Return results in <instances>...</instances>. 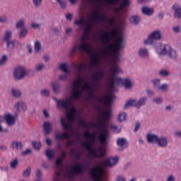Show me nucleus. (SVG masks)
Listing matches in <instances>:
<instances>
[{
    "label": "nucleus",
    "instance_id": "1",
    "mask_svg": "<svg viewBox=\"0 0 181 181\" xmlns=\"http://www.w3.org/2000/svg\"><path fill=\"white\" fill-rule=\"evenodd\" d=\"M84 83V78L80 76L72 83V88L71 90V96L65 99H60L58 102L57 108L59 110H65L68 111L66 113V118L62 117L60 119L61 127L66 131H73V124L76 121V114L77 110L74 107H71L72 99L78 100L81 97V85Z\"/></svg>",
    "mask_w": 181,
    "mask_h": 181
},
{
    "label": "nucleus",
    "instance_id": "2",
    "mask_svg": "<svg viewBox=\"0 0 181 181\" xmlns=\"http://www.w3.org/2000/svg\"><path fill=\"white\" fill-rule=\"evenodd\" d=\"M117 35H118V30L117 28L112 30L110 32H104L101 35V40L103 43L106 45L105 50L103 52V56L104 57L112 56L115 63L118 61V52H119L121 49L124 48V37H122V35H120L116 39L115 45L110 43V42H111V39L117 37Z\"/></svg>",
    "mask_w": 181,
    "mask_h": 181
},
{
    "label": "nucleus",
    "instance_id": "3",
    "mask_svg": "<svg viewBox=\"0 0 181 181\" xmlns=\"http://www.w3.org/2000/svg\"><path fill=\"white\" fill-rule=\"evenodd\" d=\"M83 136L88 139V141H85L83 143L82 146L84 149L88 151V153L89 155V158H104L105 156L107 151L104 147H99L98 149L94 148L93 145L95 144V138L97 134L95 132H90L87 130L84 134Z\"/></svg>",
    "mask_w": 181,
    "mask_h": 181
},
{
    "label": "nucleus",
    "instance_id": "4",
    "mask_svg": "<svg viewBox=\"0 0 181 181\" xmlns=\"http://www.w3.org/2000/svg\"><path fill=\"white\" fill-rule=\"evenodd\" d=\"M98 111L101 119L98 124L92 122L91 125L93 128H98L101 130L99 135V141L102 145H107V139L110 138V132L105 128V121H109L111 119V110L105 111L101 109V107L98 106Z\"/></svg>",
    "mask_w": 181,
    "mask_h": 181
},
{
    "label": "nucleus",
    "instance_id": "5",
    "mask_svg": "<svg viewBox=\"0 0 181 181\" xmlns=\"http://www.w3.org/2000/svg\"><path fill=\"white\" fill-rule=\"evenodd\" d=\"M88 40V34L85 33L82 35L80 38L79 43L78 45H74L69 51L68 56L73 59L76 55V53L78 52L81 54L84 53H91L92 47L91 45L87 42Z\"/></svg>",
    "mask_w": 181,
    "mask_h": 181
},
{
    "label": "nucleus",
    "instance_id": "6",
    "mask_svg": "<svg viewBox=\"0 0 181 181\" xmlns=\"http://www.w3.org/2000/svg\"><path fill=\"white\" fill-rule=\"evenodd\" d=\"M153 57L157 58L158 56H168L169 59L176 60L178 57L177 52L173 49L169 45L157 44L155 47L150 51Z\"/></svg>",
    "mask_w": 181,
    "mask_h": 181
},
{
    "label": "nucleus",
    "instance_id": "7",
    "mask_svg": "<svg viewBox=\"0 0 181 181\" xmlns=\"http://www.w3.org/2000/svg\"><path fill=\"white\" fill-rule=\"evenodd\" d=\"M122 83L126 90H131L132 88V81L129 78H121L115 76L110 77L109 80V87L111 93H117L118 90L115 88L116 84H120Z\"/></svg>",
    "mask_w": 181,
    "mask_h": 181
},
{
    "label": "nucleus",
    "instance_id": "8",
    "mask_svg": "<svg viewBox=\"0 0 181 181\" xmlns=\"http://www.w3.org/2000/svg\"><path fill=\"white\" fill-rule=\"evenodd\" d=\"M90 64L88 65L85 62L77 65L74 64V67H76L79 73H83L84 71H91L93 67H97L100 64V57L97 52H93L90 56Z\"/></svg>",
    "mask_w": 181,
    "mask_h": 181
},
{
    "label": "nucleus",
    "instance_id": "9",
    "mask_svg": "<svg viewBox=\"0 0 181 181\" xmlns=\"http://www.w3.org/2000/svg\"><path fill=\"white\" fill-rule=\"evenodd\" d=\"M3 40L6 43L7 50H15L18 46L22 47V44L18 40H12V31L11 30H5Z\"/></svg>",
    "mask_w": 181,
    "mask_h": 181
},
{
    "label": "nucleus",
    "instance_id": "10",
    "mask_svg": "<svg viewBox=\"0 0 181 181\" xmlns=\"http://www.w3.org/2000/svg\"><path fill=\"white\" fill-rule=\"evenodd\" d=\"M89 176L92 180L103 181V176H104V169L101 165L94 167L89 171Z\"/></svg>",
    "mask_w": 181,
    "mask_h": 181
},
{
    "label": "nucleus",
    "instance_id": "11",
    "mask_svg": "<svg viewBox=\"0 0 181 181\" xmlns=\"http://www.w3.org/2000/svg\"><path fill=\"white\" fill-rule=\"evenodd\" d=\"M115 100V95L114 93H109V94H105L104 97H96V101L99 103V104H102L104 103V104L107 107H111L112 105V101Z\"/></svg>",
    "mask_w": 181,
    "mask_h": 181
},
{
    "label": "nucleus",
    "instance_id": "12",
    "mask_svg": "<svg viewBox=\"0 0 181 181\" xmlns=\"http://www.w3.org/2000/svg\"><path fill=\"white\" fill-rule=\"evenodd\" d=\"M162 39V33L159 30H156L150 34L147 39L144 40V45H153L155 40H160Z\"/></svg>",
    "mask_w": 181,
    "mask_h": 181
},
{
    "label": "nucleus",
    "instance_id": "13",
    "mask_svg": "<svg viewBox=\"0 0 181 181\" xmlns=\"http://www.w3.org/2000/svg\"><path fill=\"white\" fill-rule=\"evenodd\" d=\"M14 78L16 80L20 81L23 80L26 76H28V71L25 66H17L13 71Z\"/></svg>",
    "mask_w": 181,
    "mask_h": 181
},
{
    "label": "nucleus",
    "instance_id": "14",
    "mask_svg": "<svg viewBox=\"0 0 181 181\" xmlns=\"http://www.w3.org/2000/svg\"><path fill=\"white\" fill-rule=\"evenodd\" d=\"M153 87L158 90V91H162L163 93H166L169 90V84L163 83L160 85V80L159 78H156L151 81Z\"/></svg>",
    "mask_w": 181,
    "mask_h": 181
},
{
    "label": "nucleus",
    "instance_id": "15",
    "mask_svg": "<svg viewBox=\"0 0 181 181\" xmlns=\"http://www.w3.org/2000/svg\"><path fill=\"white\" fill-rule=\"evenodd\" d=\"M84 173V166L81 164H78L71 169L69 172V177H73L76 175H83Z\"/></svg>",
    "mask_w": 181,
    "mask_h": 181
},
{
    "label": "nucleus",
    "instance_id": "16",
    "mask_svg": "<svg viewBox=\"0 0 181 181\" xmlns=\"http://www.w3.org/2000/svg\"><path fill=\"white\" fill-rule=\"evenodd\" d=\"M104 76H105V71L103 69H100L94 74V75L93 76V80L94 82L92 83L93 87H97L98 86L97 81H100V80H102Z\"/></svg>",
    "mask_w": 181,
    "mask_h": 181
},
{
    "label": "nucleus",
    "instance_id": "17",
    "mask_svg": "<svg viewBox=\"0 0 181 181\" xmlns=\"http://www.w3.org/2000/svg\"><path fill=\"white\" fill-rule=\"evenodd\" d=\"M4 119L6 121V124L7 127H13V125H15V124L16 123V118H15L13 115L9 113L5 115Z\"/></svg>",
    "mask_w": 181,
    "mask_h": 181
},
{
    "label": "nucleus",
    "instance_id": "18",
    "mask_svg": "<svg viewBox=\"0 0 181 181\" xmlns=\"http://www.w3.org/2000/svg\"><path fill=\"white\" fill-rule=\"evenodd\" d=\"M118 61L115 62V60L114 59V57L112 56H108L109 57H111L115 66L111 69V71L113 74H118V73H122V71L119 69V66H118V62H119V52H118Z\"/></svg>",
    "mask_w": 181,
    "mask_h": 181
},
{
    "label": "nucleus",
    "instance_id": "19",
    "mask_svg": "<svg viewBox=\"0 0 181 181\" xmlns=\"http://www.w3.org/2000/svg\"><path fill=\"white\" fill-rule=\"evenodd\" d=\"M10 148L12 151H22L23 149V144H22V141H14L11 144Z\"/></svg>",
    "mask_w": 181,
    "mask_h": 181
},
{
    "label": "nucleus",
    "instance_id": "20",
    "mask_svg": "<svg viewBox=\"0 0 181 181\" xmlns=\"http://www.w3.org/2000/svg\"><path fill=\"white\" fill-rule=\"evenodd\" d=\"M172 9L174 11V18L176 19H181L180 5L175 4L172 6Z\"/></svg>",
    "mask_w": 181,
    "mask_h": 181
},
{
    "label": "nucleus",
    "instance_id": "21",
    "mask_svg": "<svg viewBox=\"0 0 181 181\" xmlns=\"http://www.w3.org/2000/svg\"><path fill=\"white\" fill-rule=\"evenodd\" d=\"M83 90L85 91H86V93L88 94V97L89 98H94V88H93V87H91L90 84L86 83L83 86Z\"/></svg>",
    "mask_w": 181,
    "mask_h": 181
},
{
    "label": "nucleus",
    "instance_id": "22",
    "mask_svg": "<svg viewBox=\"0 0 181 181\" xmlns=\"http://www.w3.org/2000/svg\"><path fill=\"white\" fill-rule=\"evenodd\" d=\"M44 128V135H50L52 131H53V127H52V123L47 121L43 123Z\"/></svg>",
    "mask_w": 181,
    "mask_h": 181
},
{
    "label": "nucleus",
    "instance_id": "23",
    "mask_svg": "<svg viewBox=\"0 0 181 181\" xmlns=\"http://www.w3.org/2000/svg\"><path fill=\"white\" fill-rule=\"evenodd\" d=\"M146 139L148 144H157L159 136L157 134L148 133L147 134Z\"/></svg>",
    "mask_w": 181,
    "mask_h": 181
},
{
    "label": "nucleus",
    "instance_id": "24",
    "mask_svg": "<svg viewBox=\"0 0 181 181\" xmlns=\"http://www.w3.org/2000/svg\"><path fill=\"white\" fill-rule=\"evenodd\" d=\"M168 138L165 136L158 137L156 144L160 148H166L168 146Z\"/></svg>",
    "mask_w": 181,
    "mask_h": 181
},
{
    "label": "nucleus",
    "instance_id": "25",
    "mask_svg": "<svg viewBox=\"0 0 181 181\" xmlns=\"http://www.w3.org/2000/svg\"><path fill=\"white\" fill-rule=\"evenodd\" d=\"M71 136H70V133L65 132L64 134H60L59 132L55 133V139L57 141H62V139H70Z\"/></svg>",
    "mask_w": 181,
    "mask_h": 181
},
{
    "label": "nucleus",
    "instance_id": "26",
    "mask_svg": "<svg viewBox=\"0 0 181 181\" xmlns=\"http://www.w3.org/2000/svg\"><path fill=\"white\" fill-rule=\"evenodd\" d=\"M118 163V156L112 157L109 158L105 163V165L107 166V168H112V166H115Z\"/></svg>",
    "mask_w": 181,
    "mask_h": 181
},
{
    "label": "nucleus",
    "instance_id": "27",
    "mask_svg": "<svg viewBox=\"0 0 181 181\" xmlns=\"http://www.w3.org/2000/svg\"><path fill=\"white\" fill-rule=\"evenodd\" d=\"M17 111H26L28 110V106H26V103L23 101L17 102L14 106Z\"/></svg>",
    "mask_w": 181,
    "mask_h": 181
},
{
    "label": "nucleus",
    "instance_id": "28",
    "mask_svg": "<svg viewBox=\"0 0 181 181\" xmlns=\"http://www.w3.org/2000/svg\"><path fill=\"white\" fill-rule=\"evenodd\" d=\"M52 88L54 94H59L60 90H62V84L59 81H54L52 83Z\"/></svg>",
    "mask_w": 181,
    "mask_h": 181
},
{
    "label": "nucleus",
    "instance_id": "29",
    "mask_svg": "<svg viewBox=\"0 0 181 181\" xmlns=\"http://www.w3.org/2000/svg\"><path fill=\"white\" fill-rule=\"evenodd\" d=\"M146 101H148L147 97H143L141 98L139 101H136V108L139 109L142 106L145 105L146 104Z\"/></svg>",
    "mask_w": 181,
    "mask_h": 181
},
{
    "label": "nucleus",
    "instance_id": "30",
    "mask_svg": "<svg viewBox=\"0 0 181 181\" xmlns=\"http://www.w3.org/2000/svg\"><path fill=\"white\" fill-rule=\"evenodd\" d=\"M138 54L141 59H146V57H148L149 56V52L148 51V49L141 48L139 50Z\"/></svg>",
    "mask_w": 181,
    "mask_h": 181
},
{
    "label": "nucleus",
    "instance_id": "31",
    "mask_svg": "<svg viewBox=\"0 0 181 181\" xmlns=\"http://www.w3.org/2000/svg\"><path fill=\"white\" fill-rule=\"evenodd\" d=\"M117 144L120 148L124 146L127 148L128 146V141H127V139L125 138H119L117 141Z\"/></svg>",
    "mask_w": 181,
    "mask_h": 181
},
{
    "label": "nucleus",
    "instance_id": "32",
    "mask_svg": "<svg viewBox=\"0 0 181 181\" xmlns=\"http://www.w3.org/2000/svg\"><path fill=\"white\" fill-rule=\"evenodd\" d=\"M136 99H130L129 100L124 106V110H127L129 108V107H136Z\"/></svg>",
    "mask_w": 181,
    "mask_h": 181
},
{
    "label": "nucleus",
    "instance_id": "33",
    "mask_svg": "<svg viewBox=\"0 0 181 181\" xmlns=\"http://www.w3.org/2000/svg\"><path fill=\"white\" fill-rule=\"evenodd\" d=\"M141 12L144 13V15L151 16V15H153V8H151L149 7H142Z\"/></svg>",
    "mask_w": 181,
    "mask_h": 181
},
{
    "label": "nucleus",
    "instance_id": "34",
    "mask_svg": "<svg viewBox=\"0 0 181 181\" xmlns=\"http://www.w3.org/2000/svg\"><path fill=\"white\" fill-rule=\"evenodd\" d=\"M100 18V11H95L90 18V22L91 23H96V22H98V19Z\"/></svg>",
    "mask_w": 181,
    "mask_h": 181
},
{
    "label": "nucleus",
    "instance_id": "35",
    "mask_svg": "<svg viewBox=\"0 0 181 181\" xmlns=\"http://www.w3.org/2000/svg\"><path fill=\"white\" fill-rule=\"evenodd\" d=\"M28 33H29V29L23 28L18 34L19 39H25V37L28 36Z\"/></svg>",
    "mask_w": 181,
    "mask_h": 181
},
{
    "label": "nucleus",
    "instance_id": "36",
    "mask_svg": "<svg viewBox=\"0 0 181 181\" xmlns=\"http://www.w3.org/2000/svg\"><path fill=\"white\" fill-rule=\"evenodd\" d=\"M11 93L15 98H21V96L22 95V93L21 92V90L15 88H13L11 89Z\"/></svg>",
    "mask_w": 181,
    "mask_h": 181
},
{
    "label": "nucleus",
    "instance_id": "37",
    "mask_svg": "<svg viewBox=\"0 0 181 181\" xmlns=\"http://www.w3.org/2000/svg\"><path fill=\"white\" fill-rule=\"evenodd\" d=\"M86 18L82 17L81 19L75 21V25H76V26H80L81 28H83L84 26H86Z\"/></svg>",
    "mask_w": 181,
    "mask_h": 181
},
{
    "label": "nucleus",
    "instance_id": "38",
    "mask_svg": "<svg viewBox=\"0 0 181 181\" xmlns=\"http://www.w3.org/2000/svg\"><path fill=\"white\" fill-rule=\"evenodd\" d=\"M128 115H127V112L120 113L118 115L117 121L119 122H124V121H127V117Z\"/></svg>",
    "mask_w": 181,
    "mask_h": 181
},
{
    "label": "nucleus",
    "instance_id": "39",
    "mask_svg": "<svg viewBox=\"0 0 181 181\" xmlns=\"http://www.w3.org/2000/svg\"><path fill=\"white\" fill-rule=\"evenodd\" d=\"M130 22L133 23V25H139V22H141V18L138 16H132L130 19Z\"/></svg>",
    "mask_w": 181,
    "mask_h": 181
},
{
    "label": "nucleus",
    "instance_id": "40",
    "mask_svg": "<svg viewBox=\"0 0 181 181\" xmlns=\"http://www.w3.org/2000/svg\"><path fill=\"white\" fill-rule=\"evenodd\" d=\"M45 156L47 157L48 159H53L54 158V153L52 149H47L45 151Z\"/></svg>",
    "mask_w": 181,
    "mask_h": 181
},
{
    "label": "nucleus",
    "instance_id": "41",
    "mask_svg": "<svg viewBox=\"0 0 181 181\" xmlns=\"http://www.w3.org/2000/svg\"><path fill=\"white\" fill-rule=\"evenodd\" d=\"M16 29H21L23 30V28H25V20H20L18 22L16 23Z\"/></svg>",
    "mask_w": 181,
    "mask_h": 181
},
{
    "label": "nucleus",
    "instance_id": "42",
    "mask_svg": "<svg viewBox=\"0 0 181 181\" xmlns=\"http://www.w3.org/2000/svg\"><path fill=\"white\" fill-rule=\"evenodd\" d=\"M6 62H8V55L4 54L0 59V67L5 66V64H6Z\"/></svg>",
    "mask_w": 181,
    "mask_h": 181
},
{
    "label": "nucleus",
    "instance_id": "43",
    "mask_svg": "<svg viewBox=\"0 0 181 181\" xmlns=\"http://www.w3.org/2000/svg\"><path fill=\"white\" fill-rule=\"evenodd\" d=\"M32 169L30 167H27V168L23 172V177H30V172Z\"/></svg>",
    "mask_w": 181,
    "mask_h": 181
},
{
    "label": "nucleus",
    "instance_id": "44",
    "mask_svg": "<svg viewBox=\"0 0 181 181\" xmlns=\"http://www.w3.org/2000/svg\"><path fill=\"white\" fill-rule=\"evenodd\" d=\"M42 49V45L40 44V41H35V53H39V52Z\"/></svg>",
    "mask_w": 181,
    "mask_h": 181
},
{
    "label": "nucleus",
    "instance_id": "45",
    "mask_svg": "<svg viewBox=\"0 0 181 181\" xmlns=\"http://www.w3.org/2000/svg\"><path fill=\"white\" fill-rule=\"evenodd\" d=\"M18 165H19V160L18 158H16L10 163V168H11V169H16Z\"/></svg>",
    "mask_w": 181,
    "mask_h": 181
},
{
    "label": "nucleus",
    "instance_id": "46",
    "mask_svg": "<svg viewBox=\"0 0 181 181\" xmlns=\"http://www.w3.org/2000/svg\"><path fill=\"white\" fill-rule=\"evenodd\" d=\"M32 145L36 151H39L42 148V143L40 141H33Z\"/></svg>",
    "mask_w": 181,
    "mask_h": 181
},
{
    "label": "nucleus",
    "instance_id": "47",
    "mask_svg": "<svg viewBox=\"0 0 181 181\" xmlns=\"http://www.w3.org/2000/svg\"><path fill=\"white\" fill-rule=\"evenodd\" d=\"M60 70H62L64 73H69V66H67V64H62L59 66Z\"/></svg>",
    "mask_w": 181,
    "mask_h": 181
},
{
    "label": "nucleus",
    "instance_id": "48",
    "mask_svg": "<svg viewBox=\"0 0 181 181\" xmlns=\"http://www.w3.org/2000/svg\"><path fill=\"white\" fill-rule=\"evenodd\" d=\"M120 0H105V4L107 5H117L119 4Z\"/></svg>",
    "mask_w": 181,
    "mask_h": 181
},
{
    "label": "nucleus",
    "instance_id": "49",
    "mask_svg": "<svg viewBox=\"0 0 181 181\" xmlns=\"http://www.w3.org/2000/svg\"><path fill=\"white\" fill-rule=\"evenodd\" d=\"M117 21L120 25H124L125 23V19L122 17V13L117 14Z\"/></svg>",
    "mask_w": 181,
    "mask_h": 181
},
{
    "label": "nucleus",
    "instance_id": "50",
    "mask_svg": "<svg viewBox=\"0 0 181 181\" xmlns=\"http://www.w3.org/2000/svg\"><path fill=\"white\" fill-rule=\"evenodd\" d=\"M40 94L43 97H49V95H50V91H49L47 89H42L40 91Z\"/></svg>",
    "mask_w": 181,
    "mask_h": 181
},
{
    "label": "nucleus",
    "instance_id": "51",
    "mask_svg": "<svg viewBox=\"0 0 181 181\" xmlns=\"http://www.w3.org/2000/svg\"><path fill=\"white\" fill-rule=\"evenodd\" d=\"M42 2H43V0H33V3L35 8H40Z\"/></svg>",
    "mask_w": 181,
    "mask_h": 181
},
{
    "label": "nucleus",
    "instance_id": "52",
    "mask_svg": "<svg viewBox=\"0 0 181 181\" xmlns=\"http://www.w3.org/2000/svg\"><path fill=\"white\" fill-rule=\"evenodd\" d=\"M45 69V64H38L35 66V71H42Z\"/></svg>",
    "mask_w": 181,
    "mask_h": 181
},
{
    "label": "nucleus",
    "instance_id": "53",
    "mask_svg": "<svg viewBox=\"0 0 181 181\" xmlns=\"http://www.w3.org/2000/svg\"><path fill=\"white\" fill-rule=\"evenodd\" d=\"M0 134H9V129L8 128H4L2 123L0 124Z\"/></svg>",
    "mask_w": 181,
    "mask_h": 181
},
{
    "label": "nucleus",
    "instance_id": "54",
    "mask_svg": "<svg viewBox=\"0 0 181 181\" xmlns=\"http://www.w3.org/2000/svg\"><path fill=\"white\" fill-rule=\"evenodd\" d=\"M160 76H161V77H169V71H168V70L163 69L160 71Z\"/></svg>",
    "mask_w": 181,
    "mask_h": 181
},
{
    "label": "nucleus",
    "instance_id": "55",
    "mask_svg": "<svg viewBox=\"0 0 181 181\" xmlns=\"http://www.w3.org/2000/svg\"><path fill=\"white\" fill-rule=\"evenodd\" d=\"M107 18L105 14H102L99 16V19L98 20V22H107Z\"/></svg>",
    "mask_w": 181,
    "mask_h": 181
},
{
    "label": "nucleus",
    "instance_id": "56",
    "mask_svg": "<svg viewBox=\"0 0 181 181\" xmlns=\"http://www.w3.org/2000/svg\"><path fill=\"white\" fill-rule=\"evenodd\" d=\"M30 153H32V149H30V148H28L25 151H23L21 152V155L23 156H26L27 155H30Z\"/></svg>",
    "mask_w": 181,
    "mask_h": 181
},
{
    "label": "nucleus",
    "instance_id": "57",
    "mask_svg": "<svg viewBox=\"0 0 181 181\" xmlns=\"http://www.w3.org/2000/svg\"><path fill=\"white\" fill-rule=\"evenodd\" d=\"M35 176L37 179H42V177L43 176V174L42 173V170L40 169H37Z\"/></svg>",
    "mask_w": 181,
    "mask_h": 181
},
{
    "label": "nucleus",
    "instance_id": "58",
    "mask_svg": "<svg viewBox=\"0 0 181 181\" xmlns=\"http://www.w3.org/2000/svg\"><path fill=\"white\" fill-rule=\"evenodd\" d=\"M162 101H163V99L160 97L153 99V103H155L156 104H162Z\"/></svg>",
    "mask_w": 181,
    "mask_h": 181
},
{
    "label": "nucleus",
    "instance_id": "59",
    "mask_svg": "<svg viewBox=\"0 0 181 181\" xmlns=\"http://www.w3.org/2000/svg\"><path fill=\"white\" fill-rule=\"evenodd\" d=\"M78 124L81 125L83 128H88V124L86 123L84 120H79Z\"/></svg>",
    "mask_w": 181,
    "mask_h": 181
},
{
    "label": "nucleus",
    "instance_id": "60",
    "mask_svg": "<svg viewBox=\"0 0 181 181\" xmlns=\"http://www.w3.org/2000/svg\"><path fill=\"white\" fill-rule=\"evenodd\" d=\"M59 80H60L61 81H66L67 80V78H69V76L66 75V74H62L60 75L58 77Z\"/></svg>",
    "mask_w": 181,
    "mask_h": 181
},
{
    "label": "nucleus",
    "instance_id": "61",
    "mask_svg": "<svg viewBox=\"0 0 181 181\" xmlns=\"http://www.w3.org/2000/svg\"><path fill=\"white\" fill-rule=\"evenodd\" d=\"M58 4L60 5V6H61V8H62V9H66V8L67 6L66 1L60 0L59 1H58Z\"/></svg>",
    "mask_w": 181,
    "mask_h": 181
},
{
    "label": "nucleus",
    "instance_id": "62",
    "mask_svg": "<svg viewBox=\"0 0 181 181\" xmlns=\"http://www.w3.org/2000/svg\"><path fill=\"white\" fill-rule=\"evenodd\" d=\"M62 163L63 158L62 157H59L55 161V164L57 166H60V165H62Z\"/></svg>",
    "mask_w": 181,
    "mask_h": 181
},
{
    "label": "nucleus",
    "instance_id": "63",
    "mask_svg": "<svg viewBox=\"0 0 181 181\" xmlns=\"http://www.w3.org/2000/svg\"><path fill=\"white\" fill-rule=\"evenodd\" d=\"M167 181H176L175 176L173 175H169L167 178Z\"/></svg>",
    "mask_w": 181,
    "mask_h": 181
},
{
    "label": "nucleus",
    "instance_id": "64",
    "mask_svg": "<svg viewBox=\"0 0 181 181\" xmlns=\"http://www.w3.org/2000/svg\"><path fill=\"white\" fill-rule=\"evenodd\" d=\"M116 181H127V180L125 179V177L119 175L117 176V177L116 178Z\"/></svg>",
    "mask_w": 181,
    "mask_h": 181
}]
</instances>
